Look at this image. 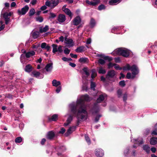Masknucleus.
I'll list each match as a JSON object with an SVG mask.
<instances>
[{"label": "nucleus", "instance_id": "10", "mask_svg": "<svg viewBox=\"0 0 157 157\" xmlns=\"http://www.w3.org/2000/svg\"><path fill=\"white\" fill-rule=\"evenodd\" d=\"M95 154L98 157H102L104 155V152L102 149L98 148L95 150Z\"/></svg>", "mask_w": 157, "mask_h": 157}, {"label": "nucleus", "instance_id": "14", "mask_svg": "<svg viewBox=\"0 0 157 157\" xmlns=\"http://www.w3.org/2000/svg\"><path fill=\"white\" fill-rule=\"evenodd\" d=\"M45 69L47 72H51L53 69L52 63H49L47 64Z\"/></svg>", "mask_w": 157, "mask_h": 157}, {"label": "nucleus", "instance_id": "57", "mask_svg": "<svg viewBox=\"0 0 157 157\" xmlns=\"http://www.w3.org/2000/svg\"><path fill=\"white\" fill-rule=\"evenodd\" d=\"M122 93V91L121 90H118L117 94L118 97H120L121 96Z\"/></svg>", "mask_w": 157, "mask_h": 157}, {"label": "nucleus", "instance_id": "36", "mask_svg": "<svg viewBox=\"0 0 157 157\" xmlns=\"http://www.w3.org/2000/svg\"><path fill=\"white\" fill-rule=\"evenodd\" d=\"M97 74L95 70L93 69L92 70V74L91 75V78L93 79L96 76Z\"/></svg>", "mask_w": 157, "mask_h": 157}, {"label": "nucleus", "instance_id": "63", "mask_svg": "<svg viewBox=\"0 0 157 157\" xmlns=\"http://www.w3.org/2000/svg\"><path fill=\"white\" fill-rule=\"evenodd\" d=\"M36 0H32L31 2V4L33 5H34L36 3Z\"/></svg>", "mask_w": 157, "mask_h": 157}, {"label": "nucleus", "instance_id": "51", "mask_svg": "<svg viewBox=\"0 0 157 157\" xmlns=\"http://www.w3.org/2000/svg\"><path fill=\"white\" fill-rule=\"evenodd\" d=\"M22 141V138H16L15 140V142L16 143H19L21 142Z\"/></svg>", "mask_w": 157, "mask_h": 157}, {"label": "nucleus", "instance_id": "60", "mask_svg": "<svg viewBox=\"0 0 157 157\" xmlns=\"http://www.w3.org/2000/svg\"><path fill=\"white\" fill-rule=\"evenodd\" d=\"M71 56L73 58H76L77 57V56L76 54H74L72 53H71L70 54Z\"/></svg>", "mask_w": 157, "mask_h": 157}, {"label": "nucleus", "instance_id": "3", "mask_svg": "<svg viewBox=\"0 0 157 157\" xmlns=\"http://www.w3.org/2000/svg\"><path fill=\"white\" fill-rule=\"evenodd\" d=\"M130 51L124 48H120L115 50L111 54L114 56L121 55L124 57H127L130 54Z\"/></svg>", "mask_w": 157, "mask_h": 157}, {"label": "nucleus", "instance_id": "42", "mask_svg": "<svg viewBox=\"0 0 157 157\" xmlns=\"http://www.w3.org/2000/svg\"><path fill=\"white\" fill-rule=\"evenodd\" d=\"M36 21H39L40 22H42L43 20V18L42 17H38L36 18Z\"/></svg>", "mask_w": 157, "mask_h": 157}, {"label": "nucleus", "instance_id": "29", "mask_svg": "<svg viewBox=\"0 0 157 157\" xmlns=\"http://www.w3.org/2000/svg\"><path fill=\"white\" fill-rule=\"evenodd\" d=\"M98 56L101 57L105 59H107L109 61H111L113 59L112 57H109L108 56H105L104 54L99 55Z\"/></svg>", "mask_w": 157, "mask_h": 157}, {"label": "nucleus", "instance_id": "20", "mask_svg": "<svg viewBox=\"0 0 157 157\" xmlns=\"http://www.w3.org/2000/svg\"><path fill=\"white\" fill-rule=\"evenodd\" d=\"M52 84L53 86L57 87L61 85V82L59 81H58L56 79H54L52 81Z\"/></svg>", "mask_w": 157, "mask_h": 157}, {"label": "nucleus", "instance_id": "56", "mask_svg": "<svg viewBox=\"0 0 157 157\" xmlns=\"http://www.w3.org/2000/svg\"><path fill=\"white\" fill-rule=\"evenodd\" d=\"M151 134L152 136L157 135V130L155 129L151 133Z\"/></svg>", "mask_w": 157, "mask_h": 157}, {"label": "nucleus", "instance_id": "11", "mask_svg": "<svg viewBox=\"0 0 157 157\" xmlns=\"http://www.w3.org/2000/svg\"><path fill=\"white\" fill-rule=\"evenodd\" d=\"M66 6L65 5H64L63 6L62 8L63 10L66 14L71 18L73 16V14L71 13L70 10L69 9L66 8Z\"/></svg>", "mask_w": 157, "mask_h": 157}, {"label": "nucleus", "instance_id": "5", "mask_svg": "<svg viewBox=\"0 0 157 157\" xmlns=\"http://www.w3.org/2000/svg\"><path fill=\"white\" fill-rule=\"evenodd\" d=\"M13 13L12 12H10L9 13L6 12L3 14H2L3 17L4 18L5 21V24L7 25L10 21V17L12 15Z\"/></svg>", "mask_w": 157, "mask_h": 157}, {"label": "nucleus", "instance_id": "9", "mask_svg": "<svg viewBox=\"0 0 157 157\" xmlns=\"http://www.w3.org/2000/svg\"><path fill=\"white\" fill-rule=\"evenodd\" d=\"M29 9L28 6L27 5L22 8L21 10H18L17 12L19 15H23L25 14L28 11Z\"/></svg>", "mask_w": 157, "mask_h": 157}, {"label": "nucleus", "instance_id": "50", "mask_svg": "<svg viewBox=\"0 0 157 157\" xmlns=\"http://www.w3.org/2000/svg\"><path fill=\"white\" fill-rule=\"evenodd\" d=\"M101 116L100 114H99L96 116L95 119V122H97L99 120V118L101 117Z\"/></svg>", "mask_w": 157, "mask_h": 157}, {"label": "nucleus", "instance_id": "18", "mask_svg": "<svg viewBox=\"0 0 157 157\" xmlns=\"http://www.w3.org/2000/svg\"><path fill=\"white\" fill-rule=\"evenodd\" d=\"M106 96V94H104L100 95L98 98L97 99V103H100L104 100Z\"/></svg>", "mask_w": 157, "mask_h": 157}, {"label": "nucleus", "instance_id": "21", "mask_svg": "<svg viewBox=\"0 0 157 157\" xmlns=\"http://www.w3.org/2000/svg\"><path fill=\"white\" fill-rule=\"evenodd\" d=\"M135 141V143L138 145L142 144L143 143V141L142 138H137L136 139H134Z\"/></svg>", "mask_w": 157, "mask_h": 157}, {"label": "nucleus", "instance_id": "33", "mask_svg": "<svg viewBox=\"0 0 157 157\" xmlns=\"http://www.w3.org/2000/svg\"><path fill=\"white\" fill-rule=\"evenodd\" d=\"M90 26L91 27H94L96 25L95 20L93 18H91L90 23Z\"/></svg>", "mask_w": 157, "mask_h": 157}, {"label": "nucleus", "instance_id": "58", "mask_svg": "<svg viewBox=\"0 0 157 157\" xmlns=\"http://www.w3.org/2000/svg\"><path fill=\"white\" fill-rule=\"evenodd\" d=\"M127 95L126 94H125L124 95L123 97V101L125 102L127 99Z\"/></svg>", "mask_w": 157, "mask_h": 157}, {"label": "nucleus", "instance_id": "23", "mask_svg": "<svg viewBox=\"0 0 157 157\" xmlns=\"http://www.w3.org/2000/svg\"><path fill=\"white\" fill-rule=\"evenodd\" d=\"M33 75L35 77L38 78H43V76L42 75V76L41 77H40V72L36 71H33L32 73Z\"/></svg>", "mask_w": 157, "mask_h": 157}, {"label": "nucleus", "instance_id": "25", "mask_svg": "<svg viewBox=\"0 0 157 157\" xmlns=\"http://www.w3.org/2000/svg\"><path fill=\"white\" fill-rule=\"evenodd\" d=\"M31 34L33 38L36 39L39 37L40 33L38 31L32 32Z\"/></svg>", "mask_w": 157, "mask_h": 157}, {"label": "nucleus", "instance_id": "24", "mask_svg": "<svg viewBox=\"0 0 157 157\" xmlns=\"http://www.w3.org/2000/svg\"><path fill=\"white\" fill-rule=\"evenodd\" d=\"M55 135V133L53 131H51L47 133L46 136L47 137H54Z\"/></svg>", "mask_w": 157, "mask_h": 157}, {"label": "nucleus", "instance_id": "46", "mask_svg": "<svg viewBox=\"0 0 157 157\" xmlns=\"http://www.w3.org/2000/svg\"><path fill=\"white\" fill-rule=\"evenodd\" d=\"M70 52V50L68 48H65L64 50V52L65 54H68Z\"/></svg>", "mask_w": 157, "mask_h": 157}, {"label": "nucleus", "instance_id": "55", "mask_svg": "<svg viewBox=\"0 0 157 157\" xmlns=\"http://www.w3.org/2000/svg\"><path fill=\"white\" fill-rule=\"evenodd\" d=\"M119 85L122 86H124L125 85V82L124 81H121L119 82Z\"/></svg>", "mask_w": 157, "mask_h": 157}, {"label": "nucleus", "instance_id": "1", "mask_svg": "<svg viewBox=\"0 0 157 157\" xmlns=\"http://www.w3.org/2000/svg\"><path fill=\"white\" fill-rule=\"evenodd\" d=\"M92 99L87 94L80 96L76 102H73L69 105V108L73 115L77 118V126L81 121L86 120L88 118V113L84 102L90 101Z\"/></svg>", "mask_w": 157, "mask_h": 157}, {"label": "nucleus", "instance_id": "16", "mask_svg": "<svg viewBox=\"0 0 157 157\" xmlns=\"http://www.w3.org/2000/svg\"><path fill=\"white\" fill-rule=\"evenodd\" d=\"M86 2L87 4L93 6H95L99 3V0H94L93 1L91 2L88 0H86Z\"/></svg>", "mask_w": 157, "mask_h": 157}, {"label": "nucleus", "instance_id": "45", "mask_svg": "<svg viewBox=\"0 0 157 157\" xmlns=\"http://www.w3.org/2000/svg\"><path fill=\"white\" fill-rule=\"evenodd\" d=\"M105 6L103 5H101L99 6L98 7V9L99 10H101L105 9Z\"/></svg>", "mask_w": 157, "mask_h": 157}, {"label": "nucleus", "instance_id": "2", "mask_svg": "<svg viewBox=\"0 0 157 157\" xmlns=\"http://www.w3.org/2000/svg\"><path fill=\"white\" fill-rule=\"evenodd\" d=\"M123 69L124 71L130 70L132 71V73L130 72L127 73L126 77L128 79L133 78L139 73L138 68L135 65L131 66L129 64H127L123 67Z\"/></svg>", "mask_w": 157, "mask_h": 157}, {"label": "nucleus", "instance_id": "35", "mask_svg": "<svg viewBox=\"0 0 157 157\" xmlns=\"http://www.w3.org/2000/svg\"><path fill=\"white\" fill-rule=\"evenodd\" d=\"M88 59L87 58H80L79 60V61L82 63H84L87 62Z\"/></svg>", "mask_w": 157, "mask_h": 157}, {"label": "nucleus", "instance_id": "37", "mask_svg": "<svg viewBox=\"0 0 157 157\" xmlns=\"http://www.w3.org/2000/svg\"><path fill=\"white\" fill-rule=\"evenodd\" d=\"M98 72L99 74H104L106 73L105 70L101 67L98 69Z\"/></svg>", "mask_w": 157, "mask_h": 157}, {"label": "nucleus", "instance_id": "59", "mask_svg": "<svg viewBox=\"0 0 157 157\" xmlns=\"http://www.w3.org/2000/svg\"><path fill=\"white\" fill-rule=\"evenodd\" d=\"M114 64L112 63H109L108 64V67L109 68H110L112 67L113 66H114Z\"/></svg>", "mask_w": 157, "mask_h": 157}, {"label": "nucleus", "instance_id": "7", "mask_svg": "<svg viewBox=\"0 0 157 157\" xmlns=\"http://www.w3.org/2000/svg\"><path fill=\"white\" fill-rule=\"evenodd\" d=\"M52 46L53 48L52 52L53 53H55L57 52L61 53L63 51L62 46L61 45H59L58 47L57 45L53 44Z\"/></svg>", "mask_w": 157, "mask_h": 157}, {"label": "nucleus", "instance_id": "53", "mask_svg": "<svg viewBox=\"0 0 157 157\" xmlns=\"http://www.w3.org/2000/svg\"><path fill=\"white\" fill-rule=\"evenodd\" d=\"M66 148L64 146H62L60 147L59 149V151H63L66 150Z\"/></svg>", "mask_w": 157, "mask_h": 157}, {"label": "nucleus", "instance_id": "38", "mask_svg": "<svg viewBox=\"0 0 157 157\" xmlns=\"http://www.w3.org/2000/svg\"><path fill=\"white\" fill-rule=\"evenodd\" d=\"M35 13V10L34 8L31 9L29 12V14L30 16L33 15Z\"/></svg>", "mask_w": 157, "mask_h": 157}, {"label": "nucleus", "instance_id": "32", "mask_svg": "<svg viewBox=\"0 0 157 157\" xmlns=\"http://www.w3.org/2000/svg\"><path fill=\"white\" fill-rule=\"evenodd\" d=\"M48 29V25H46L44 28L40 29V32L41 33L45 32Z\"/></svg>", "mask_w": 157, "mask_h": 157}, {"label": "nucleus", "instance_id": "8", "mask_svg": "<svg viewBox=\"0 0 157 157\" xmlns=\"http://www.w3.org/2000/svg\"><path fill=\"white\" fill-rule=\"evenodd\" d=\"M99 111V109L98 103H95L94 104L92 108L90 111L93 114H97Z\"/></svg>", "mask_w": 157, "mask_h": 157}, {"label": "nucleus", "instance_id": "27", "mask_svg": "<svg viewBox=\"0 0 157 157\" xmlns=\"http://www.w3.org/2000/svg\"><path fill=\"white\" fill-rule=\"evenodd\" d=\"M72 116L71 115H70L67 120V122L64 124V125L65 126L68 125L72 121Z\"/></svg>", "mask_w": 157, "mask_h": 157}, {"label": "nucleus", "instance_id": "17", "mask_svg": "<svg viewBox=\"0 0 157 157\" xmlns=\"http://www.w3.org/2000/svg\"><path fill=\"white\" fill-rule=\"evenodd\" d=\"M81 22V19L79 17H75L73 20V24L75 25H78Z\"/></svg>", "mask_w": 157, "mask_h": 157}, {"label": "nucleus", "instance_id": "13", "mask_svg": "<svg viewBox=\"0 0 157 157\" xmlns=\"http://www.w3.org/2000/svg\"><path fill=\"white\" fill-rule=\"evenodd\" d=\"M76 126H75L70 127L67 130V132L65 133L66 136H67L69 135L72 133L73 132L75 131L76 129Z\"/></svg>", "mask_w": 157, "mask_h": 157}, {"label": "nucleus", "instance_id": "6", "mask_svg": "<svg viewBox=\"0 0 157 157\" xmlns=\"http://www.w3.org/2000/svg\"><path fill=\"white\" fill-rule=\"evenodd\" d=\"M64 43L68 47H72L74 45V42L71 39L68 38L67 37H65Z\"/></svg>", "mask_w": 157, "mask_h": 157}, {"label": "nucleus", "instance_id": "28", "mask_svg": "<svg viewBox=\"0 0 157 157\" xmlns=\"http://www.w3.org/2000/svg\"><path fill=\"white\" fill-rule=\"evenodd\" d=\"M58 115L55 114L53 115L51 118H49L48 120L49 121H56L57 120Z\"/></svg>", "mask_w": 157, "mask_h": 157}, {"label": "nucleus", "instance_id": "43", "mask_svg": "<svg viewBox=\"0 0 157 157\" xmlns=\"http://www.w3.org/2000/svg\"><path fill=\"white\" fill-rule=\"evenodd\" d=\"M50 16L49 17V19H50L51 18H54L55 17H56V15L52 13H50Z\"/></svg>", "mask_w": 157, "mask_h": 157}, {"label": "nucleus", "instance_id": "64", "mask_svg": "<svg viewBox=\"0 0 157 157\" xmlns=\"http://www.w3.org/2000/svg\"><path fill=\"white\" fill-rule=\"evenodd\" d=\"M46 6L45 5V6L44 5V6H42L41 8H40V9L42 10H46L47 8V7H46Z\"/></svg>", "mask_w": 157, "mask_h": 157}, {"label": "nucleus", "instance_id": "26", "mask_svg": "<svg viewBox=\"0 0 157 157\" xmlns=\"http://www.w3.org/2000/svg\"><path fill=\"white\" fill-rule=\"evenodd\" d=\"M85 47L84 46H81L78 47L75 50V51L77 52H81L85 50Z\"/></svg>", "mask_w": 157, "mask_h": 157}, {"label": "nucleus", "instance_id": "34", "mask_svg": "<svg viewBox=\"0 0 157 157\" xmlns=\"http://www.w3.org/2000/svg\"><path fill=\"white\" fill-rule=\"evenodd\" d=\"M32 67L30 65H27L25 68V71L27 72H29L32 71Z\"/></svg>", "mask_w": 157, "mask_h": 157}, {"label": "nucleus", "instance_id": "49", "mask_svg": "<svg viewBox=\"0 0 157 157\" xmlns=\"http://www.w3.org/2000/svg\"><path fill=\"white\" fill-rule=\"evenodd\" d=\"M47 45L46 43H43L41 44V47L42 48L45 49Z\"/></svg>", "mask_w": 157, "mask_h": 157}, {"label": "nucleus", "instance_id": "31", "mask_svg": "<svg viewBox=\"0 0 157 157\" xmlns=\"http://www.w3.org/2000/svg\"><path fill=\"white\" fill-rule=\"evenodd\" d=\"M150 143L152 145H154L157 144V138H151Z\"/></svg>", "mask_w": 157, "mask_h": 157}, {"label": "nucleus", "instance_id": "54", "mask_svg": "<svg viewBox=\"0 0 157 157\" xmlns=\"http://www.w3.org/2000/svg\"><path fill=\"white\" fill-rule=\"evenodd\" d=\"M66 131L65 129L64 128H62L61 130L59 132V133L63 134Z\"/></svg>", "mask_w": 157, "mask_h": 157}, {"label": "nucleus", "instance_id": "40", "mask_svg": "<svg viewBox=\"0 0 157 157\" xmlns=\"http://www.w3.org/2000/svg\"><path fill=\"white\" fill-rule=\"evenodd\" d=\"M95 86V83L92 81L91 82V88L93 90H94Z\"/></svg>", "mask_w": 157, "mask_h": 157}, {"label": "nucleus", "instance_id": "62", "mask_svg": "<svg viewBox=\"0 0 157 157\" xmlns=\"http://www.w3.org/2000/svg\"><path fill=\"white\" fill-rule=\"evenodd\" d=\"M86 140L88 144L91 143L90 138H86Z\"/></svg>", "mask_w": 157, "mask_h": 157}, {"label": "nucleus", "instance_id": "12", "mask_svg": "<svg viewBox=\"0 0 157 157\" xmlns=\"http://www.w3.org/2000/svg\"><path fill=\"white\" fill-rule=\"evenodd\" d=\"M66 20V17L65 15L63 14H60L58 17L57 20L59 23H61L64 22Z\"/></svg>", "mask_w": 157, "mask_h": 157}, {"label": "nucleus", "instance_id": "4", "mask_svg": "<svg viewBox=\"0 0 157 157\" xmlns=\"http://www.w3.org/2000/svg\"><path fill=\"white\" fill-rule=\"evenodd\" d=\"M59 2V0H51L46 2L45 5L51 8H53L58 4Z\"/></svg>", "mask_w": 157, "mask_h": 157}, {"label": "nucleus", "instance_id": "39", "mask_svg": "<svg viewBox=\"0 0 157 157\" xmlns=\"http://www.w3.org/2000/svg\"><path fill=\"white\" fill-rule=\"evenodd\" d=\"M25 56L23 54H21L20 57V60L21 62L24 63Z\"/></svg>", "mask_w": 157, "mask_h": 157}, {"label": "nucleus", "instance_id": "41", "mask_svg": "<svg viewBox=\"0 0 157 157\" xmlns=\"http://www.w3.org/2000/svg\"><path fill=\"white\" fill-rule=\"evenodd\" d=\"M83 71L85 72V74L87 75V76H89L90 75V73L88 71V70L87 68H84L83 69Z\"/></svg>", "mask_w": 157, "mask_h": 157}, {"label": "nucleus", "instance_id": "52", "mask_svg": "<svg viewBox=\"0 0 157 157\" xmlns=\"http://www.w3.org/2000/svg\"><path fill=\"white\" fill-rule=\"evenodd\" d=\"M61 90V86H59L58 87H57V88L56 90V92L57 93H59Z\"/></svg>", "mask_w": 157, "mask_h": 157}, {"label": "nucleus", "instance_id": "15", "mask_svg": "<svg viewBox=\"0 0 157 157\" xmlns=\"http://www.w3.org/2000/svg\"><path fill=\"white\" fill-rule=\"evenodd\" d=\"M115 75V71L114 70H111L108 72L106 77L107 78H112L114 77Z\"/></svg>", "mask_w": 157, "mask_h": 157}, {"label": "nucleus", "instance_id": "44", "mask_svg": "<svg viewBox=\"0 0 157 157\" xmlns=\"http://www.w3.org/2000/svg\"><path fill=\"white\" fill-rule=\"evenodd\" d=\"M40 46V44H38L36 45L33 44L32 45V48H33L34 49H36Z\"/></svg>", "mask_w": 157, "mask_h": 157}, {"label": "nucleus", "instance_id": "61", "mask_svg": "<svg viewBox=\"0 0 157 157\" xmlns=\"http://www.w3.org/2000/svg\"><path fill=\"white\" fill-rule=\"evenodd\" d=\"M115 61L116 63H119L121 62L120 59L119 58H115Z\"/></svg>", "mask_w": 157, "mask_h": 157}, {"label": "nucleus", "instance_id": "48", "mask_svg": "<svg viewBox=\"0 0 157 157\" xmlns=\"http://www.w3.org/2000/svg\"><path fill=\"white\" fill-rule=\"evenodd\" d=\"M98 63L99 64L103 65L105 63V62L104 60L102 59H100L98 60Z\"/></svg>", "mask_w": 157, "mask_h": 157}, {"label": "nucleus", "instance_id": "19", "mask_svg": "<svg viewBox=\"0 0 157 157\" xmlns=\"http://www.w3.org/2000/svg\"><path fill=\"white\" fill-rule=\"evenodd\" d=\"M35 54V53L34 51H29L26 53L25 57L27 58H29L34 56Z\"/></svg>", "mask_w": 157, "mask_h": 157}, {"label": "nucleus", "instance_id": "22", "mask_svg": "<svg viewBox=\"0 0 157 157\" xmlns=\"http://www.w3.org/2000/svg\"><path fill=\"white\" fill-rule=\"evenodd\" d=\"M120 0H109V3L111 5H116L120 2Z\"/></svg>", "mask_w": 157, "mask_h": 157}, {"label": "nucleus", "instance_id": "47", "mask_svg": "<svg viewBox=\"0 0 157 157\" xmlns=\"http://www.w3.org/2000/svg\"><path fill=\"white\" fill-rule=\"evenodd\" d=\"M114 68L117 70H121L122 69V68L120 67L117 64H114Z\"/></svg>", "mask_w": 157, "mask_h": 157}, {"label": "nucleus", "instance_id": "30", "mask_svg": "<svg viewBox=\"0 0 157 157\" xmlns=\"http://www.w3.org/2000/svg\"><path fill=\"white\" fill-rule=\"evenodd\" d=\"M143 149L147 153H149L150 151V147L147 145H144L143 146Z\"/></svg>", "mask_w": 157, "mask_h": 157}]
</instances>
